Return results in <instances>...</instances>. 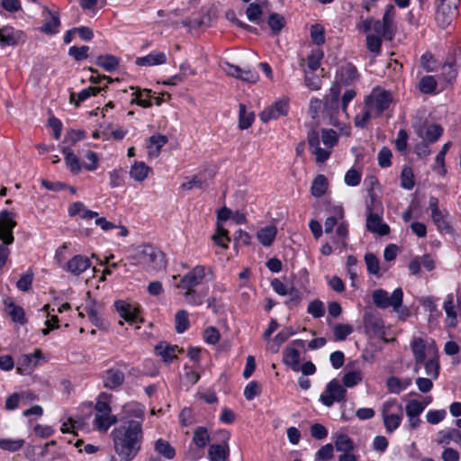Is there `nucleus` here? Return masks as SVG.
<instances>
[{"mask_svg":"<svg viewBox=\"0 0 461 461\" xmlns=\"http://www.w3.org/2000/svg\"><path fill=\"white\" fill-rule=\"evenodd\" d=\"M346 395V388L337 379H332L327 384L324 392L320 396V401L323 405L331 407L334 402H344Z\"/></svg>","mask_w":461,"mask_h":461,"instance_id":"nucleus-10","label":"nucleus"},{"mask_svg":"<svg viewBox=\"0 0 461 461\" xmlns=\"http://www.w3.org/2000/svg\"><path fill=\"white\" fill-rule=\"evenodd\" d=\"M114 305L120 316L125 321L133 322L137 320L139 312L137 309H132L131 304L123 301H116Z\"/></svg>","mask_w":461,"mask_h":461,"instance_id":"nucleus-29","label":"nucleus"},{"mask_svg":"<svg viewBox=\"0 0 461 461\" xmlns=\"http://www.w3.org/2000/svg\"><path fill=\"white\" fill-rule=\"evenodd\" d=\"M426 407L427 402H420L418 400H411L405 406V411L406 414L420 416Z\"/></svg>","mask_w":461,"mask_h":461,"instance_id":"nucleus-63","label":"nucleus"},{"mask_svg":"<svg viewBox=\"0 0 461 461\" xmlns=\"http://www.w3.org/2000/svg\"><path fill=\"white\" fill-rule=\"evenodd\" d=\"M96 65L104 68L107 72H113L117 69L120 60L117 57L107 54L100 55L96 58Z\"/></svg>","mask_w":461,"mask_h":461,"instance_id":"nucleus-36","label":"nucleus"},{"mask_svg":"<svg viewBox=\"0 0 461 461\" xmlns=\"http://www.w3.org/2000/svg\"><path fill=\"white\" fill-rule=\"evenodd\" d=\"M304 346V340L294 339L283 351V363L294 372L300 371L301 355L297 348H303Z\"/></svg>","mask_w":461,"mask_h":461,"instance_id":"nucleus-13","label":"nucleus"},{"mask_svg":"<svg viewBox=\"0 0 461 461\" xmlns=\"http://www.w3.org/2000/svg\"><path fill=\"white\" fill-rule=\"evenodd\" d=\"M224 70L227 75L249 84H255L259 79L258 72L251 69H243L233 64L226 63Z\"/></svg>","mask_w":461,"mask_h":461,"instance_id":"nucleus-16","label":"nucleus"},{"mask_svg":"<svg viewBox=\"0 0 461 461\" xmlns=\"http://www.w3.org/2000/svg\"><path fill=\"white\" fill-rule=\"evenodd\" d=\"M150 171L151 167L147 166L144 162L136 161L131 167L130 176L135 181L142 182L148 177Z\"/></svg>","mask_w":461,"mask_h":461,"instance_id":"nucleus-31","label":"nucleus"},{"mask_svg":"<svg viewBox=\"0 0 461 461\" xmlns=\"http://www.w3.org/2000/svg\"><path fill=\"white\" fill-rule=\"evenodd\" d=\"M307 141L312 153L316 156L318 163H323L329 159L331 151L320 147V136L317 131L312 130L309 131Z\"/></svg>","mask_w":461,"mask_h":461,"instance_id":"nucleus-17","label":"nucleus"},{"mask_svg":"<svg viewBox=\"0 0 461 461\" xmlns=\"http://www.w3.org/2000/svg\"><path fill=\"white\" fill-rule=\"evenodd\" d=\"M223 445L212 444L208 450V456L211 461H226L229 456L230 449L227 441L230 438V432L227 430L221 431Z\"/></svg>","mask_w":461,"mask_h":461,"instance_id":"nucleus-18","label":"nucleus"},{"mask_svg":"<svg viewBox=\"0 0 461 461\" xmlns=\"http://www.w3.org/2000/svg\"><path fill=\"white\" fill-rule=\"evenodd\" d=\"M45 12L49 18H46V21L41 27V31L45 32L46 34H55L58 32V28L60 25L59 14L50 11L47 7L45 8Z\"/></svg>","mask_w":461,"mask_h":461,"instance_id":"nucleus-24","label":"nucleus"},{"mask_svg":"<svg viewBox=\"0 0 461 461\" xmlns=\"http://www.w3.org/2000/svg\"><path fill=\"white\" fill-rule=\"evenodd\" d=\"M16 226V221L13 218V213L5 210L0 212V270L5 267L10 256L9 245L14 241L13 230Z\"/></svg>","mask_w":461,"mask_h":461,"instance_id":"nucleus-4","label":"nucleus"},{"mask_svg":"<svg viewBox=\"0 0 461 461\" xmlns=\"http://www.w3.org/2000/svg\"><path fill=\"white\" fill-rule=\"evenodd\" d=\"M433 222L436 224L438 230L442 233H453V228L448 223V221L446 220L443 213L440 212H438V216L437 215H431Z\"/></svg>","mask_w":461,"mask_h":461,"instance_id":"nucleus-62","label":"nucleus"},{"mask_svg":"<svg viewBox=\"0 0 461 461\" xmlns=\"http://www.w3.org/2000/svg\"><path fill=\"white\" fill-rule=\"evenodd\" d=\"M437 80L433 76H424L418 83V89L425 95H433L437 89Z\"/></svg>","mask_w":461,"mask_h":461,"instance_id":"nucleus-41","label":"nucleus"},{"mask_svg":"<svg viewBox=\"0 0 461 461\" xmlns=\"http://www.w3.org/2000/svg\"><path fill=\"white\" fill-rule=\"evenodd\" d=\"M339 140L338 133L331 129L321 130V141L328 148H332L337 145Z\"/></svg>","mask_w":461,"mask_h":461,"instance_id":"nucleus-60","label":"nucleus"},{"mask_svg":"<svg viewBox=\"0 0 461 461\" xmlns=\"http://www.w3.org/2000/svg\"><path fill=\"white\" fill-rule=\"evenodd\" d=\"M444 310L447 314L446 324L447 327L456 328L457 325L456 312L455 311L453 297L451 294L444 303Z\"/></svg>","mask_w":461,"mask_h":461,"instance_id":"nucleus-38","label":"nucleus"},{"mask_svg":"<svg viewBox=\"0 0 461 461\" xmlns=\"http://www.w3.org/2000/svg\"><path fill=\"white\" fill-rule=\"evenodd\" d=\"M176 330L177 333L185 332L190 325L188 312L185 310H179L175 316Z\"/></svg>","mask_w":461,"mask_h":461,"instance_id":"nucleus-53","label":"nucleus"},{"mask_svg":"<svg viewBox=\"0 0 461 461\" xmlns=\"http://www.w3.org/2000/svg\"><path fill=\"white\" fill-rule=\"evenodd\" d=\"M311 39H312V41L317 46H321V45L324 44V42H325L324 28L318 23L312 24L311 26Z\"/></svg>","mask_w":461,"mask_h":461,"instance_id":"nucleus-57","label":"nucleus"},{"mask_svg":"<svg viewBox=\"0 0 461 461\" xmlns=\"http://www.w3.org/2000/svg\"><path fill=\"white\" fill-rule=\"evenodd\" d=\"M304 84L309 89L313 91L321 88V79L314 71L304 70Z\"/></svg>","mask_w":461,"mask_h":461,"instance_id":"nucleus-55","label":"nucleus"},{"mask_svg":"<svg viewBox=\"0 0 461 461\" xmlns=\"http://www.w3.org/2000/svg\"><path fill=\"white\" fill-rule=\"evenodd\" d=\"M332 214L326 218L324 221V232L326 234L333 233L337 225L335 234L331 237L332 243L336 249L344 250L348 248V224L344 220V209L342 206H335L331 209Z\"/></svg>","mask_w":461,"mask_h":461,"instance_id":"nucleus-2","label":"nucleus"},{"mask_svg":"<svg viewBox=\"0 0 461 461\" xmlns=\"http://www.w3.org/2000/svg\"><path fill=\"white\" fill-rule=\"evenodd\" d=\"M415 131L421 140L434 143L442 136L443 128L439 124L433 123L428 126L420 125L415 128Z\"/></svg>","mask_w":461,"mask_h":461,"instance_id":"nucleus-20","label":"nucleus"},{"mask_svg":"<svg viewBox=\"0 0 461 461\" xmlns=\"http://www.w3.org/2000/svg\"><path fill=\"white\" fill-rule=\"evenodd\" d=\"M335 447L342 454L351 453L354 449V442L347 434H339L335 439Z\"/></svg>","mask_w":461,"mask_h":461,"instance_id":"nucleus-43","label":"nucleus"},{"mask_svg":"<svg viewBox=\"0 0 461 461\" xmlns=\"http://www.w3.org/2000/svg\"><path fill=\"white\" fill-rule=\"evenodd\" d=\"M167 142V138L162 134L152 135L149 139V155L158 157L160 154L161 148Z\"/></svg>","mask_w":461,"mask_h":461,"instance_id":"nucleus-33","label":"nucleus"},{"mask_svg":"<svg viewBox=\"0 0 461 461\" xmlns=\"http://www.w3.org/2000/svg\"><path fill=\"white\" fill-rule=\"evenodd\" d=\"M134 258L139 263L147 265L153 270H160L166 267L163 252L149 244L140 246Z\"/></svg>","mask_w":461,"mask_h":461,"instance_id":"nucleus-5","label":"nucleus"},{"mask_svg":"<svg viewBox=\"0 0 461 461\" xmlns=\"http://www.w3.org/2000/svg\"><path fill=\"white\" fill-rule=\"evenodd\" d=\"M24 41V34L23 32L15 30L11 26H4L0 28V45L15 46L20 41Z\"/></svg>","mask_w":461,"mask_h":461,"instance_id":"nucleus-19","label":"nucleus"},{"mask_svg":"<svg viewBox=\"0 0 461 461\" xmlns=\"http://www.w3.org/2000/svg\"><path fill=\"white\" fill-rule=\"evenodd\" d=\"M322 58L323 52L321 50L312 51L307 57V68L305 70L315 72L320 68Z\"/></svg>","mask_w":461,"mask_h":461,"instance_id":"nucleus-61","label":"nucleus"},{"mask_svg":"<svg viewBox=\"0 0 461 461\" xmlns=\"http://www.w3.org/2000/svg\"><path fill=\"white\" fill-rule=\"evenodd\" d=\"M63 153L65 155L64 160L68 169L74 174L77 175L82 169L79 158L69 148H64Z\"/></svg>","mask_w":461,"mask_h":461,"instance_id":"nucleus-35","label":"nucleus"},{"mask_svg":"<svg viewBox=\"0 0 461 461\" xmlns=\"http://www.w3.org/2000/svg\"><path fill=\"white\" fill-rule=\"evenodd\" d=\"M373 30L376 33L375 36H379L380 38H384L386 41L393 40L394 36V29L385 27V24L381 21L376 20L374 22Z\"/></svg>","mask_w":461,"mask_h":461,"instance_id":"nucleus-52","label":"nucleus"},{"mask_svg":"<svg viewBox=\"0 0 461 461\" xmlns=\"http://www.w3.org/2000/svg\"><path fill=\"white\" fill-rule=\"evenodd\" d=\"M367 272L370 275L380 276V261L379 258L372 252H367L364 257Z\"/></svg>","mask_w":461,"mask_h":461,"instance_id":"nucleus-46","label":"nucleus"},{"mask_svg":"<svg viewBox=\"0 0 461 461\" xmlns=\"http://www.w3.org/2000/svg\"><path fill=\"white\" fill-rule=\"evenodd\" d=\"M255 119L254 113H249L247 112L246 105L243 104H240L239 105V128L240 130H247L249 129Z\"/></svg>","mask_w":461,"mask_h":461,"instance_id":"nucleus-40","label":"nucleus"},{"mask_svg":"<svg viewBox=\"0 0 461 461\" xmlns=\"http://www.w3.org/2000/svg\"><path fill=\"white\" fill-rule=\"evenodd\" d=\"M329 183L324 175H318L312 181L311 186V194L316 198H320L325 194L328 190Z\"/></svg>","mask_w":461,"mask_h":461,"instance_id":"nucleus-32","label":"nucleus"},{"mask_svg":"<svg viewBox=\"0 0 461 461\" xmlns=\"http://www.w3.org/2000/svg\"><path fill=\"white\" fill-rule=\"evenodd\" d=\"M382 417L388 433L393 432L402 423L403 408L396 399H391L383 403Z\"/></svg>","mask_w":461,"mask_h":461,"instance_id":"nucleus-6","label":"nucleus"},{"mask_svg":"<svg viewBox=\"0 0 461 461\" xmlns=\"http://www.w3.org/2000/svg\"><path fill=\"white\" fill-rule=\"evenodd\" d=\"M156 355L159 356L163 361L170 362L176 357V351L181 352L183 349H178L177 346H172L165 342H160L155 348Z\"/></svg>","mask_w":461,"mask_h":461,"instance_id":"nucleus-25","label":"nucleus"},{"mask_svg":"<svg viewBox=\"0 0 461 461\" xmlns=\"http://www.w3.org/2000/svg\"><path fill=\"white\" fill-rule=\"evenodd\" d=\"M402 298L403 292L400 287L396 288L391 295L384 289H377L373 293V302L381 309L393 307L395 311H398L402 306Z\"/></svg>","mask_w":461,"mask_h":461,"instance_id":"nucleus-9","label":"nucleus"},{"mask_svg":"<svg viewBox=\"0 0 461 461\" xmlns=\"http://www.w3.org/2000/svg\"><path fill=\"white\" fill-rule=\"evenodd\" d=\"M167 56L164 52H152L144 57H139L136 59V65L138 66H156L166 63Z\"/></svg>","mask_w":461,"mask_h":461,"instance_id":"nucleus-27","label":"nucleus"},{"mask_svg":"<svg viewBox=\"0 0 461 461\" xmlns=\"http://www.w3.org/2000/svg\"><path fill=\"white\" fill-rule=\"evenodd\" d=\"M127 368V364L121 361L116 366L104 370L101 375L103 386L110 391H119L125 382V373L122 369Z\"/></svg>","mask_w":461,"mask_h":461,"instance_id":"nucleus-8","label":"nucleus"},{"mask_svg":"<svg viewBox=\"0 0 461 461\" xmlns=\"http://www.w3.org/2000/svg\"><path fill=\"white\" fill-rule=\"evenodd\" d=\"M91 266L90 259L83 255H76L69 259L65 269L73 276H78Z\"/></svg>","mask_w":461,"mask_h":461,"instance_id":"nucleus-21","label":"nucleus"},{"mask_svg":"<svg viewBox=\"0 0 461 461\" xmlns=\"http://www.w3.org/2000/svg\"><path fill=\"white\" fill-rule=\"evenodd\" d=\"M102 90H104V87L101 86H89L87 88L83 89L77 95V100H75L76 94L71 93L70 95V102L74 103L76 106H79V104L89 98L90 96H95L99 94Z\"/></svg>","mask_w":461,"mask_h":461,"instance_id":"nucleus-34","label":"nucleus"},{"mask_svg":"<svg viewBox=\"0 0 461 461\" xmlns=\"http://www.w3.org/2000/svg\"><path fill=\"white\" fill-rule=\"evenodd\" d=\"M410 347L413 355L414 361L419 363L420 361H424L428 354H438V348L433 339L426 341L422 338L414 337L410 343Z\"/></svg>","mask_w":461,"mask_h":461,"instance_id":"nucleus-12","label":"nucleus"},{"mask_svg":"<svg viewBox=\"0 0 461 461\" xmlns=\"http://www.w3.org/2000/svg\"><path fill=\"white\" fill-rule=\"evenodd\" d=\"M441 75L447 82L451 83L454 81L457 76L455 62L444 63L441 68Z\"/></svg>","mask_w":461,"mask_h":461,"instance_id":"nucleus-64","label":"nucleus"},{"mask_svg":"<svg viewBox=\"0 0 461 461\" xmlns=\"http://www.w3.org/2000/svg\"><path fill=\"white\" fill-rule=\"evenodd\" d=\"M353 332V327L350 324H336L333 328V336L335 341L345 340L346 338Z\"/></svg>","mask_w":461,"mask_h":461,"instance_id":"nucleus-56","label":"nucleus"},{"mask_svg":"<svg viewBox=\"0 0 461 461\" xmlns=\"http://www.w3.org/2000/svg\"><path fill=\"white\" fill-rule=\"evenodd\" d=\"M363 379V375L360 370H355L346 373L342 377V383L344 387H354L358 384Z\"/></svg>","mask_w":461,"mask_h":461,"instance_id":"nucleus-54","label":"nucleus"},{"mask_svg":"<svg viewBox=\"0 0 461 461\" xmlns=\"http://www.w3.org/2000/svg\"><path fill=\"white\" fill-rule=\"evenodd\" d=\"M209 273L212 274L211 268H207L203 265H197L180 277L176 287L195 288L203 282Z\"/></svg>","mask_w":461,"mask_h":461,"instance_id":"nucleus-11","label":"nucleus"},{"mask_svg":"<svg viewBox=\"0 0 461 461\" xmlns=\"http://www.w3.org/2000/svg\"><path fill=\"white\" fill-rule=\"evenodd\" d=\"M111 398L112 395L104 392L99 394L95 404V414H111L112 409L108 402Z\"/></svg>","mask_w":461,"mask_h":461,"instance_id":"nucleus-49","label":"nucleus"},{"mask_svg":"<svg viewBox=\"0 0 461 461\" xmlns=\"http://www.w3.org/2000/svg\"><path fill=\"white\" fill-rule=\"evenodd\" d=\"M94 421L99 430L106 431L112 425L117 422V418L112 414H95Z\"/></svg>","mask_w":461,"mask_h":461,"instance_id":"nucleus-48","label":"nucleus"},{"mask_svg":"<svg viewBox=\"0 0 461 461\" xmlns=\"http://www.w3.org/2000/svg\"><path fill=\"white\" fill-rule=\"evenodd\" d=\"M143 416L144 409L139 407L135 412L138 420H127L111 433L115 453L122 461H132L141 449Z\"/></svg>","mask_w":461,"mask_h":461,"instance_id":"nucleus-1","label":"nucleus"},{"mask_svg":"<svg viewBox=\"0 0 461 461\" xmlns=\"http://www.w3.org/2000/svg\"><path fill=\"white\" fill-rule=\"evenodd\" d=\"M209 432L205 427H197L194 431L193 442L197 447L203 448L209 442Z\"/></svg>","mask_w":461,"mask_h":461,"instance_id":"nucleus-51","label":"nucleus"},{"mask_svg":"<svg viewBox=\"0 0 461 461\" xmlns=\"http://www.w3.org/2000/svg\"><path fill=\"white\" fill-rule=\"evenodd\" d=\"M423 366L425 367L426 375L431 379H437L439 375V362L438 354L432 355L428 360H424Z\"/></svg>","mask_w":461,"mask_h":461,"instance_id":"nucleus-42","label":"nucleus"},{"mask_svg":"<svg viewBox=\"0 0 461 461\" xmlns=\"http://www.w3.org/2000/svg\"><path fill=\"white\" fill-rule=\"evenodd\" d=\"M185 290L184 297L187 303L191 305H201L203 303V294L198 293L194 288H183Z\"/></svg>","mask_w":461,"mask_h":461,"instance_id":"nucleus-58","label":"nucleus"},{"mask_svg":"<svg viewBox=\"0 0 461 461\" xmlns=\"http://www.w3.org/2000/svg\"><path fill=\"white\" fill-rule=\"evenodd\" d=\"M341 86L339 81H335L330 88V93L323 98V110L321 112V121L324 124L339 127V95Z\"/></svg>","mask_w":461,"mask_h":461,"instance_id":"nucleus-3","label":"nucleus"},{"mask_svg":"<svg viewBox=\"0 0 461 461\" xmlns=\"http://www.w3.org/2000/svg\"><path fill=\"white\" fill-rule=\"evenodd\" d=\"M392 103L391 94L379 86L375 87L371 94L365 99V108L374 113V116H379L387 110Z\"/></svg>","mask_w":461,"mask_h":461,"instance_id":"nucleus-7","label":"nucleus"},{"mask_svg":"<svg viewBox=\"0 0 461 461\" xmlns=\"http://www.w3.org/2000/svg\"><path fill=\"white\" fill-rule=\"evenodd\" d=\"M90 321L96 327L101 328L104 325L102 318L99 316L98 310L95 301H89L84 307Z\"/></svg>","mask_w":461,"mask_h":461,"instance_id":"nucleus-47","label":"nucleus"},{"mask_svg":"<svg viewBox=\"0 0 461 461\" xmlns=\"http://www.w3.org/2000/svg\"><path fill=\"white\" fill-rule=\"evenodd\" d=\"M366 229L372 233L385 236L390 232V227L384 223L382 218L374 212H369L366 217Z\"/></svg>","mask_w":461,"mask_h":461,"instance_id":"nucleus-22","label":"nucleus"},{"mask_svg":"<svg viewBox=\"0 0 461 461\" xmlns=\"http://www.w3.org/2000/svg\"><path fill=\"white\" fill-rule=\"evenodd\" d=\"M289 111V104L287 100H279L263 110L259 116L263 122H267L270 120H276L281 116L287 115Z\"/></svg>","mask_w":461,"mask_h":461,"instance_id":"nucleus-15","label":"nucleus"},{"mask_svg":"<svg viewBox=\"0 0 461 461\" xmlns=\"http://www.w3.org/2000/svg\"><path fill=\"white\" fill-rule=\"evenodd\" d=\"M4 303L7 313L10 315L14 322L22 325L26 323L25 312L23 307L15 305L13 299L10 297L5 299Z\"/></svg>","mask_w":461,"mask_h":461,"instance_id":"nucleus-23","label":"nucleus"},{"mask_svg":"<svg viewBox=\"0 0 461 461\" xmlns=\"http://www.w3.org/2000/svg\"><path fill=\"white\" fill-rule=\"evenodd\" d=\"M339 81L348 86L357 78L358 73L354 65L347 63L342 66L339 70Z\"/></svg>","mask_w":461,"mask_h":461,"instance_id":"nucleus-37","label":"nucleus"},{"mask_svg":"<svg viewBox=\"0 0 461 461\" xmlns=\"http://www.w3.org/2000/svg\"><path fill=\"white\" fill-rule=\"evenodd\" d=\"M458 3L452 4L451 0L442 1L437 6L436 21L441 27L448 25L455 16Z\"/></svg>","mask_w":461,"mask_h":461,"instance_id":"nucleus-14","label":"nucleus"},{"mask_svg":"<svg viewBox=\"0 0 461 461\" xmlns=\"http://www.w3.org/2000/svg\"><path fill=\"white\" fill-rule=\"evenodd\" d=\"M68 214L69 216L79 215L80 218L86 220H91L93 218L97 217L98 213L96 212L91 211L87 209L85 204L81 202H75L71 203L68 207Z\"/></svg>","mask_w":461,"mask_h":461,"instance_id":"nucleus-26","label":"nucleus"},{"mask_svg":"<svg viewBox=\"0 0 461 461\" xmlns=\"http://www.w3.org/2000/svg\"><path fill=\"white\" fill-rule=\"evenodd\" d=\"M277 228L275 225H267L259 229L257 232L258 241L265 247H269L275 240Z\"/></svg>","mask_w":461,"mask_h":461,"instance_id":"nucleus-28","label":"nucleus"},{"mask_svg":"<svg viewBox=\"0 0 461 461\" xmlns=\"http://www.w3.org/2000/svg\"><path fill=\"white\" fill-rule=\"evenodd\" d=\"M267 24L274 33H278L285 26V22L284 16L279 14H271L267 20Z\"/></svg>","mask_w":461,"mask_h":461,"instance_id":"nucleus-59","label":"nucleus"},{"mask_svg":"<svg viewBox=\"0 0 461 461\" xmlns=\"http://www.w3.org/2000/svg\"><path fill=\"white\" fill-rule=\"evenodd\" d=\"M451 145V142H447L443 145L441 150L436 156L435 166L433 169L437 171L440 176H445L447 169L445 168V156Z\"/></svg>","mask_w":461,"mask_h":461,"instance_id":"nucleus-50","label":"nucleus"},{"mask_svg":"<svg viewBox=\"0 0 461 461\" xmlns=\"http://www.w3.org/2000/svg\"><path fill=\"white\" fill-rule=\"evenodd\" d=\"M439 438L438 443L440 445H448L451 441L456 443L461 442V431L456 429H452L449 431H439Z\"/></svg>","mask_w":461,"mask_h":461,"instance_id":"nucleus-45","label":"nucleus"},{"mask_svg":"<svg viewBox=\"0 0 461 461\" xmlns=\"http://www.w3.org/2000/svg\"><path fill=\"white\" fill-rule=\"evenodd\" d=\"M154 449L160 456L167 460L173 459L176 456V449L167 440L163 438H158L155 441Z\"/></svg>","mask_w":461,"mask_h":461,"instance_id":"nucleus-30","label":"nucleus"},{"mask_svg":"<svg viewBox=\"0 0 461 461\" xmlns=\"http://www.w3.org/2000/svg\"><path fill=\"white\" fill-rule=\"evenodd\" d=\"M36 366L37 362L32 359V356L24 354L18 359L16 371L20 375L29 374Z\"/></svg>","mask_w":461,"mask_h":461,"instance_id":"nucleus-44","label":"nucleus"},{"mask_svg":"<svg viewBox=\"0 0 461 461\" xmlns=\"http://www.w3.org/2000/svg\"><path fill=\"white\" fill-rule=\"evenodd\" d=\"M365 328L373 331L375 335L384 333V322L379 317L366 314L364 317Z\"/></svg>","mask_w":461,"mask_h":461,"instance_id":"nucleus-39","label":"nucleus"}]
</instances>
